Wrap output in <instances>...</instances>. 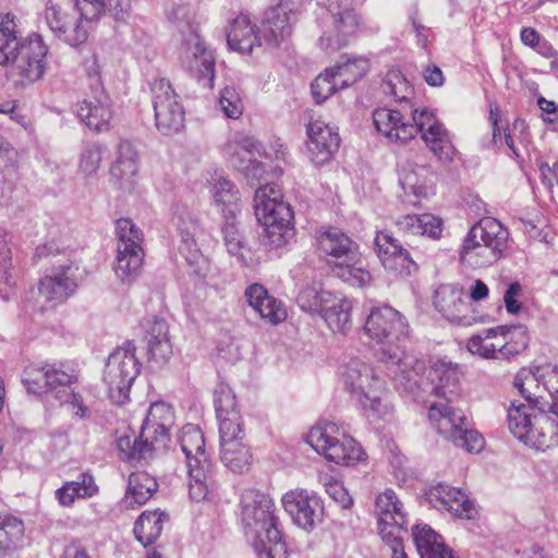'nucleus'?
I'll list each match as a JSON object with an SVG mask.
<instances>
[{"instance_id": "obj_1", "label": "nucleus", "mask_w": 558, "mask_h": 558, "mask_svg": "<svg viewBox=\"0 0 558 558\" xmlns=\"http://www.w3.org/2000/svg\"><path fill=\"white\" fill-rule=\"evenodd\" d=\"M241 520L259 558H287L275 504L267 495L255 489L245 490L241 498Z\"/></svg>"}, {"instance_id": "obj_2", "label": "nucleus", "mask_w": 558, "mask_h": 558, "mask_svg": "<svg viewBox=\"0 0 558 558\" xmlns=\"http://www.w3.org/2000/svg\"><path fill=\"white\" fill-rule=\"evenodd\" d=\"M393 378L423 403H427L430 397L452 401L459 392L458 367L450 362L437 361L427 368L423 361L412 356L403 362L399 372H395Z\"/></svg>"}, {"instance_id": "obj_3", "label": "nucleus", "mask_w": 558, "mask_h": 558, "mask_svg": "<svg viewBox=\"0 0 558 558\" xmlns=\"http://www.w3.org/2000/svg\"><path fill=\"white\" fill-rule=\"evenodd\" d=\"M366 336L379 344V359L395 372L403 367L408 356L402 348V342L409 336V324L405 317L396 308L384 305L373 307L364 324Z\"/></svg>"}, {"instance_id": "obj_4", "label": "nucleus", "mask_w": 558, "mask_h": 558, "mask_svg": "<svg viewBox=\"0 0 558 558\" xmlns=\"http://www.w3.org/2000/svg\"><path fill=\"white\" fill-rule=\"evenodd\" d=\"M339 376L344 390L368 421H378L389 413V407L383 400L385 380L369 364L352 359L341 366Z\"/></svg>"}, {"instance_id": "obj_5", "label": "nucleus", "mask_w": 558, "mask_h": 558, "mask_svg": "<svg viewBox=\"0 0 558 558\" xmlns=\"http://www.w3.org/2000/svg\"><path fill=\"white\" fill-rule=\"evenodd\" d=\"M255 216L264 227L263 244L269 250L286 245L293 236V211L282 201V193L275 184H266L255 192Z\"/></svg>"}, {"instance_id": "obj_6", "label": "nucleus", "mask_w": 558, "mask_h": 558, "mask_svg": "<svg viewBox=\"0 0 558 558\" xmlns=\"http://www.w3.org/2000/svg\"><path fill=\"white\" fill-rule=\"evenodd\" d=\"M509 231L500 221L484 217L473 225L460 250L461 262L472 268L489 267L508 247Z\"/></svg>"}, {"instance_id": "obj_7", "label": "nucleus", "mask_w": 558, "mask_h": 558, "mask_svg": "<svg viewBox=\"0 0 558 558\" xmlns=\"http://www.w3.org/2000/svg\"><path fill=\"white\" fill-rule=\"evenodd\" d=\"M187 468L189 496L194 501L207 498L216 488L214 464L205 449V438L199 426L184 425L178 436Z\"/></svg>"}, {"instance_id": "obj_8", "label": "nucleus", "mask_w": 558, "mask_h": 558, "mask_svg": "<svg viewBox=\"0 0 558 558\" xmlns=\"http://www.w3.org/2000/svg\"><path fill=\"white\" fill-rule=\"evenodd\" d=\"M547 413L533 404L512 402L508 409L509 430L526 446L550 448L558 444V426Z\"/></svg>"}, {"instance_id": "obj_9", "label": "nucleus", "mask_w": 558, "mask_h": 558, "mask_svg": "<svg viewBox=\"0 0 558 558\" xmlns=\"http://www.w3.org/2000/svg\"><path fill=\"white\" fill-rule=\"evenodd\" d=\"M451 402L428 400L426 404L433 428L457 447L469 452H480L484 448V438L470 427L465 414L453 408Z\"/></svg>"}, {"instance_id": "obj_10", "label": "nucleus", "mask_w": 558, "mask_h": 558, "mask_svg": "<svg viewBox=\"0 0 558 558\" xmlns=\"http://www.w3.org/2000/svg\"><path fill=\"white\" fill-rule=\"evenodd\" d=\"M140 372L141 363L133 341L124 342L109 355L102 379L113 403L123 404L129 400L131 387Z\"/></svg>"}, {"instance_id": "obj_11", "label": "nucleus", "mask_w": 558, "mask_h": 558, "mask_svg": "<svg viewBox=\"0 0 558 558\" xmlns=\"http://www.w3.org/2000/svg\"><path fill=\"white\" fill-rule=\"evenodd\" d=\"M307 442L317 453L337 464H355L364 457L355 440L332 422L315 425L307 435Z\"/></svg>"}, {"instance_id": "obj_12", "label": "nucleus", "mask_w": 558, "mask_h": 558, "mask_svg": "<svg viewBox=\"0 0 558 558\" xmlns=\"http://www.w3.org/2000/svg\"><path fill=\"white\" fill-rule=\"evenodd\" d=\"M80 369L74 362L56 361L28 365L23 373L22 383L27 392L43 395L54 392L61 400L60 388L76 384Z\"/></svg>"}, {"instance_id": "obj_13", "label": "nucleus", "mask_w": 558, "mask_h": 558, "mask_svg": "<svg viewBox=\"0 0 558 558\" xmlns=\"http://www.w3.org/2000/svg\"><path fill=\"white\" fill-rule=\"evenodd\" d=\"M9 52L5 65L11 68L13 76L20 77L22 84L37 82L44 76L48 48L38 34L16 44Z\"/></svg>"}, {"instance_id": "obj_14", "label": "nucleus", "mask_w": 558, "mask_h": 558, "mask_svg": "<svg viewBox=\"0 0 558 558\" xmlns=\"http://www.w3.org/2000/svg\"><path fill=\"white\" fill-rule=\"evenodd\" d=\"M45 20L49 29L71 47H77L88 38L86 21L76 4L68 0H49L45 9Z\"/></svg>"}, {"instance_id": "obj_15", "label": "nucleus", "mask_w": 558, "mask_h": 558, "mask_svg": "<svg viewBox=\"0 0 558 558\" xmlns=\"http://www.w3.org/2000/svg\"><path fill=\"white\" fill-rule=\"evenodd\" d=\"M150 92L157 130L162 135L179 133L184 126L185 112L169 80L156 78L151 83Z\"/></svg>"}, {"instance_id": "obj_16", "label": "nucleus", "mask_w": 558, "mask_h": 558, "mask_svg": "<svg viewBox=\"0 0 558 558\" xmlns=\"http://www.w3.org/2000/svg\"><path fill=\"white\" fill-rule=\"evenodd\" d=\"M318 3L326 5L332 17V27L324 32L319 47L326 51H336L347 46L360 25L353 0H318Z\"/></svg>"}, {"instance_id": "obj_17", "label": "nucleus", "mask_w": 558, "mask_h": 558, "mask_svg": "<svg viewBox=\"0 0 558 558\" xmlns=\"http://www.w3.org/2000/svg\"><path fill=\"white\" fill-rule=\"evenodd\" d=\"M412 120L416 126V134L421 133L422 140L437 160L442 165H451L458 150L444 124L427 108L414 110Z\"/></svg>"}, {"instance_id": "obj_18", "label": "nucleus", "mask_w": 558, "mask_h": 558, "mask_svg": "<svg viewBox=\"0 0 558 558\" xmlns=\"http://www.w3.org/2000/svg\"><path fill=\"white\" fill-rule=\"evenodd\" d=\"M374 250L383 265L390 274L400 277L416 272L417 265L410 253L389 231H378L374 239Z\"/></svg>"}, {"instance_id": "obj_19", "label": "nucleus", "mask_w": 558, "mask_h": 558, "mask_svg": "<svg viewBox=\"0 0 558 558\" xmlns=\"http://www.w3.org/2000/svg\"><path fill=\"white\" fill-rule=\"evenodd\" d=\"M521 335L520 345L514 347L509 343L505 327L490 328L483 333L472 336L468 341V350L484 359H508L526 348V335L524 331H521Z\"/></svg>"}, {"instance_id": "obj_20", "label": "nucleus", "mask_w": 558, "mask_h": 558, "mask_svg": "<svg viewBox=\"0 0 558 558\" xmlns=\"http://www.w3.org/2000/svg\"><path fill=\"white\" fill-rule=\"evenodd\" d=\"M178 57L182 65L190 71H195L199 76L207 77L211 83L215 73V60L210 51L205 47L197 31L180 35L178 38Z\"/></svg>"}, {"instance_id": "obj_21", "label": "nucleus", "mask_w": 558, "mask_h": 558, "mask_svg": "<svg viewBox=\"0 0 558 558\" xmlns=\"http://www.w3.org/2000/svg\"><path fill=\"white\" fill-rule=\"evenodd\" d=\"M307 151L316 166L329 162L340 146L338 129L320 119L312 120L306 126Z\"/></svg>"}, {"instance_id": "obj_22", "label": "nucleus", "mask_w": 558, "mask_h": 558, "mask_svg": "<svg viewBox=\"0 0 558 558\" xmlns=\"http://www.w3.org/2000/svg\"><path fill=\"white\" fill-rule=\"evenodd\" d=\"M375 512L378 520L379 534L384 541V534H390L398 539H403L407 533V514L403 504L391 488L385 489L376 498Z\"/></svg>"}, {"instance_id": "obj_23", "label": "nucleus", "mask_w": 558, "mask_h": 558, "mask_svg": "<svg viewBox=\"0 0 558 558\" xmlns=\"http://www.w3.org/2000/svg\"><path fill=\"white\" fill-rule=\"evenodd\" d=\"M76 114L80 120L95 132L108 131L113 118L112 104L104 88L96 87L76 105Z\"/></svg>"}, {"instance_id": "obj_24", "label": "nucleus", "mask_w": 558, "mask_h": 558, "mask_svg": "<svg viewBox=\"0 0 558 558\" xmlns=\"http://www.w3.org/2000/svg\"><path fill=\"white\" fill-rule=\"evenodd\" d=\"M427 501L440 511H447L459 519L471 520L476 510L464 492L459 488L439 483L426 493Z\"/></svg>"}, {"instance_id": "obj_25", "label": "nucleus", "mask_w": 558, "mask_h": 558, "mask_svg": "<svg viewBox=\"0 0 558 558\" xmlns=\"http://www.w3.org/2000/svg\"><path fill=\"white\" fill-rule=\"evenodd\" d=\"M434 305L451 323L470 326L474 322V317L470 314V303L458 287L439 286L434 294Z\"/></svg>"}, {"instance_id": "obj_26", "label": "nucleus", "mask_w": 558, "mask_h": 558, "mask_svg": "<svg viewBox=\"0 0 558 558\" xmlns=\"http://www.w3.org/2000/svg\"><path fill=\"white\" fill-rule=\"evenodd\" d=\"M282 505L293 522L303 530L311 531L319 520L318 511L322 509L316 495L305 489H293L282 497Z\"/></svg>"}, {"instance_id": "obj_27", "label": "nucleus", "mask_w": 558, "mask_h": 558, "mask_svg": "<svg viewBox=\"0 0 558 558\" xmlns=\"http://www.w3.org/2000/svg\"><path fill=\"white\" fill-rule=\"evenodd\" d=\"M301 4V0H280V2L265 13L263 22L267 40L280 45L292 34V20Z\"/></svg>"}, {"instance_id": "obj_28", "label": "nucleus", "mask_w": 558, "mask_h": 558, "mask_svg": "<svg viewBox=\"0 0 558 558\" xmlns=\"http://www.w3.org/2000/svg\"><path fill=\"white\" fill-rule=\"evenodd\" d=\"M174 425V411L163 401L151 403L146 418L142 425V437L151 441L157 449L166 447L169 440V430Z\"/></svg>"}, {"instance_id": "obj_29", "label": "nucleus", "mask_w": 558, "mask_h": 558, "mask_svg": "<svg viewBox=\"0 0 558 558\" xmlns=\"http://www.w3.org/2000/svg\"><path fill=\"white\" fill-rule=\"evenodd\" d=\"M244 296L248 305L270 325H278L287 319L288 313L283 303L271 296L266 288L259 283L250 284Z\"/></svg>"}, {"instance_id": "obj_30", "label": "nucleus", "mask_w": 558, "mask_h": 558, "mask_svg": "<svg viewBox=\"0 0 558 558\" xmlns=\"http://www.w3.org/2000/svg\"><path fill=\"white\" fill-rule=\"evenodd\" d=\"M374 124L390 142L407 143L416 135V126L404 120L399 110L388 108L376 109L373 113Z\"/></svg>"}, {"instance_id": "obj_31", "label": "nucleus", "mask_w": 558, "mask_h": 558, "mask_svg": "<svg viewBox=\"0 0 558 558\" xmlns=\"http://www.w3.org/2000/svg\"><path fill=\"white\" fill-rule=\"evenodd\" d=\"M147 360L151 366H163L172 355V344L168 324L163 319H154L145 333Z\"/></svg>"}, {"instance_id": "obj_32", "label": "nucleus", "mask_w": 558, "mask_h": 558, "mask_svg": "<svg viewBox=\"0 0 558 558\" xmlns=\"http://www.w3.org/2000/svg\"><path fill=\"white\" fill-rule=\"evenodd\" d=\"M138 171L137 153L129 142H121L117 159L110 168V180L124 191H132Z\"/></svg>"}, {"instance_id": "obj_33", "label": "nucleus", "mask_w": 558, "mask_h": 558, "mask_svg": "<svg viewBox=\"0 0 558 558\" xmlns=\"http://www.w3.org/2000/svg\"><path fill=\"white\" fill-rule=\"evenodd\" d=\"M77 268L72 265L61 267L60 271L50 277H45L39 282V293L46 301L62 302L66 300L77 288L75 272Z\"/></svg>"}, {"instance_id": "obj_34", "label": "nucleus", "mask_w": 558, "mask_h": 558, "mask_svg": "<svg viewBox=\"0 0 558 558\" xmlns=\"http://www.w3.org/2000/svg\"><path fill=\"white\" fill-rule=\"evenodd\" d=\"M76 7L86 22L97 21L108 13L117 21H125L130 16V0H76Z\"/></svg>"}, {"instance_id": "obj_35", "label": "nucleus", "mask_w": 558, "mask_h": 558, "mask_svg": "<svg viewBox=\"0 0 558 558\" xmlns=\"http://www.w3.org/2000/svg\"><path fill=\"white\" fill-rule=\"evenodd\" d=\"M322 317L333 332L345 333L352 326V302L338 294L326 295Z\"/></svg>"}, {"instance_id": "obj_36", "label": "nucleus", "mask_w": 558, "mask_h": 558, "mask_svg": "<svg viewBox=\"0 0 558 558\" xmlns=\"http://www.w3.org/2000/svg\"><path fill=\"white\" fill-rule=\"evenodd\" d=\"M514 387L527 401L543 411H546L548 399L544 395L542 385V369L521 368L514 377Z\"/></svg>"}, {"instance_id": "obj_37", "label": "nucleus", "mask_w": 558, "mask_h": 558, "mask_svg": "<svg viewBox=\"0 0 558 558\" xmlns=\"http://www.w3.org/2000/svg\"><path fill=\"white\" fill-rule=\"evenodd\" d=\"M179 230V252L185 258V260L191 265L195 266V272L198 276H205V267L206 259L201 253L198 245L195 240V234L197 231V225L194 221H182L178 226Z\"/></svg>"}, {"instance_id": "obj_38", "label": "nucleus", "mask_w": 558, "mask_h": 558, "mask_svg": "<svg viewBox=\"0 0 558 558\" xmlns=\"http://www.w3.org/2000/svg\"><path fill=\"white\" fill-rule=\"evenodd\" d=\"M399 231L409 235H427L438 239L442 232V220L432 214L404 215L396 222Z\"/></svg>"}, {"instance_id": "obj_39", "label": "nucleus", "mask_w": 558, "mask_h": 558, "mask_svg": "<svg viewBox=\"0 0 558 558\" xmlns=\"http://www.w3.org/2000/svg\"><path fill=\"white\" fill-rule=\"evenodd\" d=\"M230 49L241 53L252 52L255 45L259 44L256 27L246 15H239L231 24L227 36Z\"/></svg>"}, {"instance_id": "obj_40", "label": "nucleus", "mask_w": 558, "mask_h": 558, "mask_svg": "<svg viewBox=\"0 0 558 558\" xmlns=\"http://www.w3.org/2000/svg\"><path fill=\"white\" fill-rule=\"evenodd\" d=\"M331 270L337 278L352 287L363 288L372 281V275L361 259L359 251L355 252L354 258L335 260Z\"/></svg>"}, {"instance_id": "obj_41", "label": "nucleus", "mask_w": 558, "mask_h": 558, "mask_svg": "<svg viewBox=\"0 0 558 558\" xmlns=\"http://www.w3.org/2000/svg\"><path fill=\"white\" fill-rule=\"evenodd\" d=\"M317 243L322 253L333 257L336 260L354 258L357 251V245L348 235L336 229L322 233Z\"/></svg>"}, {"instance_id": "obj_42", "label": "nucleus", "mask_w": 558, "mask_h": 558, "mask_svg": "<svg viewBox=\"0 0 558 558\" xmlns=\"http://www.w3.org/2000/svg\"><path fill=\"white\" fill-rule=\"evenodd\" d=\"M144 260V251L135 248H117L113 271L117 279L123 284H131L141 275Z\"/></svg>"}, {"instance_id": "obj_43", "label": "nucleus", "mask_w": 558, "mask_h": 558, "mask_svg": "<svg viewBox=\"0 0 558 558\" xmlns=\"http://www.w3.org/2000/svg\"><path fill=\"white\" fill-rule=\"evenodd\" d=\"M98 493V486L89 473H81L76 480L65 482L56 490V497L61 506L70 507L77 498H92Z\"/></svg>"}, {"instance_id": "obj_44", "label": "nucleus", "mask_w": 558, "mask_h": 558, "mask_svg": "<svg viewBox=\"0 0 558 558\" xmlns=\"http://www.w3.org/2000/svg\"><path fill=\"white\" fill-rule=\"evenodd\" d=\"M220 460L226 468L234 473L248 470L252 454L244 439L220 441Z\"/></svg>"}, {"instance_id": "obj_45", "label": "nucleus", "mask_w": 558, "mask_h": 558, "mask_svg": "<svg viewBox=\"0 0 558 558\" xmlns=\"http://www.w3.org/2000/svg\"><path fill=\"white\" fill-rule=\"evenodd\" d=\"M225 246L241 267H254L257 264L255 252L248 247L234 223H227L222 228Z\"/></svg>"}, {"instance_id": "obj_46", "label": "nucleus", "mask_w": 558, "mask_h": 558, "mask_svg": "<svg viewBox=\"0 0 558 558\" xmlns=\"http://www.w3.org/2000/svg\"><path fill=\"white\" fill-rule=\"evenodd\" d=\"M424 172H426L424 168L401 171L399 180L407 197L403 199L404 203L416 206L421 198L427 197L430 193V186L426 182Z\"/></svg>"}, {"instance_id": "obj_47", "label": "nucleus", "mask_w": 558, "mask_h": 558, "mask_svg": "<svg viewBox=\"0 0 558 558\" xmlns=\"http://www.w3.org/2000/svg\"><path fill=\"white\" fill-rule=\"evenodd\" d=\"M167 520V514L159 510L144 511L134 524L136 539L145 547L153 544L160 536Z\"/></svg>"}, {"instance_id": "obj_48", "label": "nucleus", "mask_w": 558, "mask_h": 558, "mask_svg": "<svg viewBox=\"0 0 558 558\" xmlns=\"http://www.w3.org/2000/svg\"><path fill=\"white\" fill-rule=\"evenodd\" d=\"M158 483L155 477L144 471L133 472L129 476V485L125 499L132 505L145 504L157 490Z\"/></svg>"}, {"instance_id": "obj_49", "label": "nucleus", "mask_w": 558, "mask_h": 558, "mask_svg": "<svg viewBox=\"0 0 558 558\" xmlns=\"http://www.w3.org/2000/svg\"><path fill=\"white\" fill-rule=\"evenodd\" d=\"M117 449L123 460L140 461L151 457L157 447L151 441H145L142 433L138 437L121 436L117 440Z\"/></svg>"}, {"instance_id": "obj_50", "label": "nucleus", "mask_w": 558, "mask_h": 558, "mask_svg": "<svg viewBox=\"0 0 558 558\" xmlns=\"http://www.w3.org/2000/svg\"><path fill=\"white\" fill-rule=\"evenodd\" d=\"M331 68L340 82V87L347 88L362 78L368 71L369 65L364 58H353L339 62Z\"/></svg>"}, {"instance_id": "obj_51", "label": "nucleus", "mask_w": 558, "mask_h": 558, "mask_svg": "<svg viewBox=\"0 0 558 558\" xmlns=\"http://www.w3.org/2000/svg\"><path fill=\"white\" fill-rule=\"evenodd\" d=\"M24 535V524L15 517L0 518V556L16 547Z\"/></svg>"}, {"instance_id": "obj_52", "label": "nucleus", "mask_w": 558, "mask_h": 558, "mask_svg": "<svg viewBox=\"0 0 558 558\" xmlns=\"http://www.w3.org/2000/svg\"><path fill=\"white\" fill-rule=\"evenodd\" d=\"M15 16L13 14H0V64L8 63L9 51L20 44Z\"/></svg>"}, {"instance_id": "obj_53", "label": "nucleus", "mask_w": 558, "mask_h": 558, "mask_svg": "<svg viewBox=\"0 0 558 558\" xmlns=\"http://www.w3.org/2000/svg\"><path fill=\"white\" fill-rule=\"evenodd\" d=\"M168 20L177 28L179 36L198 28L195 10L186 3L174 4L168 11Z\"/></svg>"}, {"instance_id": "obj_54", "label": "nucleus", "mask_w": 558, "mask_h": 558, "mask_svg": "<svg viewBox=\"0 0 558 558\" xmlns=\"http://www.w3.org/2000/svg\"><path fill=\"white\" fill-rule=\"evenodd\" d=\"M312 95L316 102L320 104L332 96L340 87V82L332 68L320 73L311 85Z\"/></svg>"}, {"instance_id": "obj_55", "label": "nucleus", "mask_w": 558, "mask_h": 558, "mask_svg": "<svg viewBox=\"0 0 558 558\" xmlns=\"http://www.w3.org/2000/svg\"><path fill=\"white\" fill-rule=\"evenodd\" d=\"M117 236L118 246L117 248H135L143 250V232L136 227V225L128 218H121L117 221Z\"/></svg>"}, {"instance_id": "obj_56", "label": "nucleus", "mask_w": 558, "mask_h": 558, "mask_svg": "<svg viewBox=\"0 0 558 558\" xmlns=\"http://www.w3.org/2000/svg\"><path fill=\"white\" fill-rule=\"evenodd\" d=\"M210 193L217 206H231L239 199L238 189L225 177L213 178Z\"/></svg>"}, {"instance_id": "obj_57", "label": "nucleus", "mask_w": 558, "mask_h": 558, "mask_svg": "<svg viewBox=\"0 0 558 558\" xmlns=\"http://www.w3.org/2000/svg\"><path fill=\"white\" fill-rule=\"evenodd\" d=\"M383 90L399 102L407 101L413 94L410 83L399 71L387 73L386 80L383 83Z\"/></svg>"}, {"instance_id": "obj_58", "label": "nucleus", "mask_w": 558, "mask_h": 558, "mask_svg": "<svg viewBox=\"0 0 558 558\" xmlns=\"http://www.w3.org/2000/svg\"><path fill=\"white\" fill-rule=\"evenodd\" d=\"M220 441L245 439L242 417L239 412L217 416Z\"/></svg>"}, {"instance_id": "obj_59", "label": "nucleus", "mask_w": 558, "mask_h": 558, "mask_svg": "<svg viewBox=\"0 0 558 558\" xmlns=\"http://www.w3.org/2000/svg\"><path fill=\"white\" fill-rule=\"evenodd\" d=\"M220 441L245 439L242 417L239 412L217 416Z\"/></svg>"}, {"instance_id": "obj_60", "label": "nucleus", "mask_w": 558, "mask_h": 558, "mask_svg": "<svg viewBox=\"0 0 558 558\" xmlns=\"http://www.w3.org/2000/svg\"><path fill=\"white\" fill-rule=\"evenodd\" d=\"M412 535L422 558H430V555L427 553L436 547V545L442 543L441 537L427 525H415L412 529Z\"/></svg>"}, {"instance_id": "obj_61", "label": "nucleus", "mask_w": 558, "mask_h": 558, "mask_svg": "<svg viewBox=\"0 0 558 558\" xmlns=\"http://www.w3.org/2000/svg\"><path fill=\"white\" fill-rule=\"evenodd\" d=\"M102 160V150L99 144L93 143L86 145L78 161V171L85 177H92L97 173Z\"/></svg>"}, {"instance_id": "obj_62", "label": "nucleus", "mask_w": 558, "mask_h": 558, "mask_svg": "<svg viewBox=\"0 0 558 558\" xmlns=\"http://www.w3.org/2000/svg\"><path fill=\"white\" fill-rule=\"evenodd\" d=\"M329 291H317L313 288L302 290L298 295V303L301 308L306 312L318 313L322 315L325 307V301L328 300L326 295H331Z\"/></svg>"}, {"instance_id": "obj_63", "label": "nucleus", "mask_w": 558, "mask_h": 558, "mask_svg": "<svg viewBox=\"0 0 558 558\" xmlns=\"http://www.w3.org/2000/svg\"><path fill=\"white\" fill-rule=\"evenodd\" d=\"M219 105L227 118L238 119L243 113V101L234 87L227 86L221 90Z\"/></svg>"}, {"instance_id": "obj_64", "label": "nucleus", "mask_w": 558, "mask_h": 558, "mask_svg": "<svg viewBox=\"0 0 558 558\" xmlns=\"http://www.w3.org/2000/svg\"><path fill=\"white\" fill-rule=\"evenodd\" d=\"M542 385L544 395L548 399L546 411L558 402V366H547L542 368Z\"/></svg>"}]
</instances>
